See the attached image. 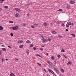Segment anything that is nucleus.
I'll list each match as a JSON object with an SVG mask.
<instances>
[{
    "mask_svg": "<svg viewBox=\"0 0 76 76\" xmlns=\"http://www.w3.org/2000/svg\"><path fill=\"white\" fill-rule=\"evenodd\" d=\"M12 29L13 30H18L19 28H18V26H15L12 27Z\"/></svg>",
    "mask_w": 76,
    "mask_h": 76,
    "instance_id": "nucleus-1",
    "label": "nucleus"
},
{
    "mask_svg": "<svg viewBox=\"0 0 76 76\" xmlns=\"http://www.w3.org/2000/svg\"><path fill=\"white\" fill-rule=\"evenodd\" d=\"M48 72H50V73H52L53 75H56L55 73H54V72H53V71H52V70H51L50 69H48Z\"/></svg>",
    "mask_w": 76,
    "mask_h": 76,
    "instance_id": "nucleus-2",
    "label": "nucleus"
},
{
    "mask_svg": "<svg viewBox=\"0 0 76 76\" xmlns=\"http://www.w3.org/2000/svg\"><path fill=\"white\" fill-rule=\"evenodd\" d=\"M53 69L57 74H58L59 73V71L56 68L53 67Z\"/></svg>",
    "mask_w": 76,
    "mask_h": 76,
    "instance_id": "nucleus-3",
    "label": "nucleus"
},
{
    "mask_svg": "<svg viewBox=\"0 0 76 76\" xmlns=\"http://www.w3.org/2000/svg\"><path fill=\"white\" fill-rule=\"evenodd\" d=\"M15 10H16V11H17L18 12H20V10L19 9V8H15Z\"/></svg>",
    "mask_w": 76,
    "mask_h": 76,
    "instance_id": "nucleus-4",
    "label": "nucleus"
},
{
    "mask_svg": "<svg viewBox=\"0 0 76 76\" xmlns=\"http://www.w3.org/2000/svg\"><path fill=\"white\" fill-rule=\"evenodd\" d=\"M19 15V14L18 13L15 14V17H16V18H18L19 17V15Z\"/></svg>",
    "mask_w": 76,
    "mask_h": 76,
    "instance_id": "nucleus-5",
    "label": "nucleus"
},
{
    "mask_svg": "<svg viewBox=\"0 0 76 76\" xmlns=\"http://www.w3.org/2000/svg\"><path fill=\"white\" fill-rule=\"evenodd\" d=\"M3 27L2 26H0V30H3Z\"/></svg>",
    "mask_w": 76,
    "mask_h": 76,
    "instance_id": "nucleus-6",
    "label": "nucleus"
},
{
    "mask_svg": "<svg viewBox=\"0 0 76 76\" xmlns=\"http://www.w3.org/2000/svg\"><path fill=\"white\" fill-rule=\"evenodd\" d=\"M26 53L28 55L29 54V50H27L26 51Z\"/></svg>",
    "mask_w": 76,
    "mask_h": 76,
    "instance_id": "nucleus-7",
    "label": "nucleus"
},
{
    "mask_svg": "<svg viewBox=\"0 0 76 76\" xmlns=\"http://www.w3.org/2000/svg\"><path fill=\"white\" fill-rule=\"evenodd\" d=\"M70 3V4H74L75 3V1H71L69 2Z\"/></svg>",
    "mask_w": 76,
    "mask_h": 76,
    "instance_id": "nucleus-8",
    "label": "nucleus"
},
{
    "mask_svg": "<svg viewBox=\"0 0 76 76\" xmlns=\"http://www.w3.org/2000/svg\"><path fill=\"white\" fill-rule=\"evenodd\" d=\"M42 42H47V39H43V40L42 41Z\"/></svg>",
    "mask_w": 76,
    "mask_h": 76,
    "instance_id": "nucleus-9",
    "label": "nucleus"
},
{
    "mask_svg": "<svg viewBox=\"0 0 76 76\" xmlns=\"http://www.w3.org/2000/svg\"><path fill=\"white\" fill-rule=\"evenodd\" d=\"M52 34H56L57 33L55 31H53L52 32Z\"/></svg>",
    "mask_w": 76,
    "mask_h": 76,
    "instance_id": "nucleus-10",
    "label": "nucleus"
},
{
    "mask_svg": "<svg viewBox=\"0 0 76 76\" xmlns=\"http://www.w3.org/2000/svg\"><path fill=\"white\" fill-rule=\"evenodd\" d=\"M67 23L69 25H71V24H72V23L70 22H67Z\"/></svg>",
    "mask_w": 76,
    "mask_h": 76,
    "instance_id": "nucleus-11",
    "label": "nucleus"
},
{
    "mask_svg": "<svg viewBox=\"0 0 76 76\" xmlns=\"http://www.w3.org/2000/svg\"><path fill=\"white\" fill-rule=\"evenodd\" d=\"M72 64V62H69L68 63L66 64L67 65H69V64Z\"/></svg>",
    "mask_w": 76,
    "mask_h": 76,
    "instance_id": "nucleus-12",
    "label": "nucleus"
},
{
    "mask_svg": "<svg viewBox=\"0 0 76 76\" xmlns=\"http://www.w3.org/2000/svg\"><path fill=\"white\" fill-rule=\"evenodd\" d=\"M27 43H29L30 44L31 43V41L29 40H27V41L26 42Z\"/></svg>",
    "mask_w": 76,
    "mask_h": 76,
    "instance_id": "nucleus-13",
    "label": "nucleus"
},
{
    "mask_svg": "<svg viewBox=\"0 0 76 76\" xmlns=\"http://www.w3.org/2000/svg\"><path fill=\"white\" fill-rule=\"evenodd\" d=\"M71 35L73 37H75V36H76L75 35V34H71Z\"/></svg>",
    "mask_w": 76,
    "mask_h": 76,
    "instance_id": "nucleus-14",
    "label": "nucleus"
},
{
    "mask_svg": "<svg viewBox=\"0 0 76 76\" xmlns=\"http://www.w3.org/2000/svg\"><path fill=\"white\" fill-rule=\"evenodd\" d=\"M66 28H69V26H69V24H68V23H67L66 25Z\"/></svg>",
    "mask_w": 76,
    "mask_h": 76,
    "instance_id": "nucleus-15",
    "label": "nucleus"
},
{
    "mask_svg": "<svg viewBox=\"0 0 76 76\" xmlns=\"http://www.w3.org/2000/svg\"><path fill=\"white\" fill-rule=\"evenodd\" d=\"M23 47V45H20V48H22Z\"/></svg>",
    "mask_w": 76,
    "mask_h": 76,
    "instance_id": "nucleus-16",
    "label": "nucleus"
},
{
    "mask_svg": "<svg viewBox=\"0 0 76 76\" xmlns=\"http://www.w3.org/2000/svg\"><path fill=\"white\" fill-rule=\"evenodd\" d=\"M2 50L3 51H6V48H2Z\"/></svg>",
    "mask_w": 76,
    "mask_h": 76,
    "instance_id": "nucleus-17",
    "label": "nucleus"
},
{
    "mask_svg": "<svg viewBox=\"0 0 76 76\" xmlns=\"http://www.w3.org/2000/svg\"><path fill=\"white\" fill-rule=\"evenodd\" d=\"M23 42V41L22 40H21L20 41H19L18 42L19 43H22Z\"/></svg>",
    "mask_w": 76,
    "mask_h": 76,
    "instance_id": "nucleus-18",
    "label": "nucleus"
},
{
    "mask_svg": "<svg viewBox=\"0 0 76 76\" xmlns=\"http://www.w3.org/2000/svg\"><path fill=\"white\" fill-rule=\"evenodd\" d=\"M10 76H15V75L13 73H11L10 74Z\"/></svg>",
    "mask_w": 76,
    "mask_h": 76,
    "instance_id": "nucleus-19",
    "label": "nucleus"
},
{
    "mask_svg": "<svg viewBox=\"0 0 76 76\" xmlns=\"http://www.w3.org/2000/svg\"><path fill=\"white\" fill-rule=\"evenodd\" d=\"M51 58L52 60H54V57L53 56H52Z\"/></svg>",
    "mask_w": 76,
    "mask_h": 76,
    "instance_id": "nucleus-20",
    "label": "nucleus"
},
{
    "mask_svg": "<svg viewBox=\"0 0 76 76\" xmlns=\"http://www.w3.org/2000/svg\"><path fill=\"white\" fill-rule=\"evenodd\" d=\"M30 47H34V45L33 44H31L30 45Z\"/></svg>",
    "mask_w": 76,
    "mask_h": 76,
    "instance_id": "nucleus-21",
    "label": "nucleus"
},
{
    "mask_svg": "<svg viewBox=\"0 0 76 76\" xmlns=\"http://www.w3.org/2000/svg\"><path fill=\"white\" fill-rule=\"evenodd\" d=\"M49 66H50V67L51 69H52L53 68V67H52V66L51 64H49Z\"/></svg>",
    "mask_w": 76,
    "mask_h": 76,
    "instance_id": "nucleus-22",
    "label": "nucleus"
},
{
    "mask_svg": "<svg viewBox=\"0 0 76 76\" xmlns=\"http://www.w3.org/2000/svg\"><path fill=\"white\" fill-rule=\"evenodd\" d=\"M36 56H39V57H41V58H42V56H41L38 54H36Z\"/></svg>",
    "mask_w": 76,
    "mask_h": 76,
    "instance_id": "nucleus-23",
    "label": "nucleus"
},
{
    "mask_svg": "<svg viewBox=\"0 0 76 76\" xmlns=\"http://www.w3.org/2000/svg\"><path fill=\"white\" fill-rule=\"evenodd\" d=\"M37 64H38V66H41V64H39V63H37Z\"/></svg>",
    "mask_w": 76,
    "mask_h": 76,
    "instance_id": "nucleus-24",
    "label": "nucleus"
},
{
    "mask_svg": "<svg viewBox=\"0 0 76 76\" xmlns=\"http://www.w3.org/2000/svg\"><path fill=\"white\" fill-rule=\"evenodd\" d=\"M61 71L62 72V73H64V71L63 69H61Z\"/></svg>",
    "mask_w": 76,
    "mask_h": 76,
    "instance_id": "nucleus-25",
    "label": "nucleus"
},
{
    "mask_svg": "<svg viewBox=\"0 0 76 76\" xmlns=\"http://www.w3.org/2000/svg\"><path fill=\"white\" fill-rule=\"evenodd\" d=\"M8 6H4V8H5V9H8Z\"/></svg>",
    "mask_w": 76,
    "mask_h": 76,
    "instance_id": "nucleus-26",
    "label": "nucleus"
},
{
    "mask_svg": "<svg viewBox=\"0 0 76 76\" xmlns=\"http://www.w3.org/2000/svg\"><path fill=\"white\" fill-rule=\"evenodd\" d=\"M66 8L67 9H69L70 8V6H66Z\"/></svg>",
    "mask_w": 76,
    "mask_h": 76,
    "instance_id": "nucleus-27",
    "label": "nucleus"
},
{
    "mask_svg": "<svg viewBox=\"0 0 76 76\" xmlns=\"http://www.w3.org/2000/svg\"><path fill=\"white\" fill-rule=\"evenodd\" d=\"M31 27L32 28H35V26H31Z\"/></svg>",
    "mask_w": 76,
    "mask_h": 76,
    "instance_id": "nucleus-28",
    "label": "nucleus"
},
{
    "mask_svg": "<svg viewBox=\"0 0 76 76\" xmlns=\"http://www.w3.org/2000/svg\"><path fill=\"white\" fill-rule=\"evenodd\" d=\"M26 25V24L25 23H23V26H25Z\"/></svg>",
    "mask_w": 76,
    "mask_h": 76,
    "instance_id": "nucleus-29",
    "label": "nucleus"
},
{
    "mask_svg": "<svg viewBox=\"0 0 76 76\" xmlns=\"http://www.w3.org/2000/svg\"><path fill=\"white\" fill-rule=\"evenodd\" d=\"M4 0H1L0 1V3H3L4 1Z\"/></svg>",
    "mask_w": 76,
    "mask_h": 76,
    "instance_id": "nucleus-30",
    "label": "nucleus"
},
{
    "mask_svg": "<svg viewBox=\"0 0 76 76\" xmlns=\"http://www.w3.org/2000/svg\"><path fill=\"white\" fill-rule=\"evenodd\" d=\"M61 52H64V49H62L61 50Z\"/></svg>",
    "mask_w": 76,
    "mask_h": 76,
    "instance_id": "nucleus-31",
    "label": "nucleus"
},
{
    "mask_svg": "<svg viewBox=\"0 0 76 76\" xmlns=\"http://www.w3.org/2000/svg\"><path fill=\"white\" fill-rule=\"evenodd\" d=\"M58 11H60L61 12V11H63V9H59L58 10Z\"/></svg>",
    "mask_w": 76,
    "mask_h": 76,
    "instance_id": "nucleus-32",
    "label": "nucleus"
},
{
    "mask_svg": "<svg viewBox=\"0 0 76 76\" xmlns=\"http://www.w3.org/2000/svg\"><path fill=\"white\" fill-rule=\"evenodd\" d=\"M9 23H13V21H10L9 22Z\"/></svg>",
    "mask_w": 76,
    "mask_h": 76,
    "instance_id": "nucleus-33",
    "label": "nucleus"
},
{
    "mask_svg": "<svg viewBox=\"0 0 76 76\" xmlns=\"http://www.w3.org/2000/svg\"><path fill=\"white\" fill-rule=\"evenodd\" d=\"M57 57L58 58H60V57H61V56H60V55H58L57 56Z\"/></svg>",
    "mask_w": 76,
    "mask_h": 76,
    "instance_id": "nucleus-34",
    "label": "nucleus"
},
{
    "mask_svg": "<svg viewBox=\"0 0 76 76\" xmlns=\"http://www.w3.org/2000/svg\"><path fill=\"white\" fill-rule=\"evenodd\" d=\"M54 63L55 64H57V62L56 61H54Z\"/></svg>",
    "mask_w": 76,
    "mask_h": 76,
    "instance_id": "nucleus-35",
    "label": "nucleus"
},
{
    "mask_svg": "<svg viewBox=\"0 0 76 76\" xmlns=\"http://www.w3.org/2000/svg\"><path fill=\"white\" fill-rule=\"evenodd\" d=\"M10 35H11V36H12V37H13V33H10Z\"/></svg>",
    "mask_w": 76,
    "mask_h": 76,
    "instance_id": "nucleus-36",
    "label": "nucleus"
},
{
    "mask_svg": "<svg viewBox=\"0 0 76 76\" xmlns=\"http://www.w3.org/2000/svg\"><path fill=\"white\" fill-rule=\"evenodd\" d=\"M63 56L64 57H65V58H67V56H66L64 55Z\"/></svg>",
    "mask_w": 76,
    "mask_h": 76,
    "instance_id": "nucleus-37",
    "label": "nucleus"
},
{
    "mask_svg": "<svg viewBox=\"0 0 76 76\" xmlns=\"http://www.w3.org/2000/svg\"><path fill=\"white\" fill-rule=\"evenodd\" d=\"M47 23H45L44 24V26H47Z\"/></svg>",
    "mask_w": 76,
    "mask_h": 76,
    "instance_id": "nucleus-38",
    "label": "nucleus"
},
{
    "mask_svg": "<svg viewBox=\"0 0 76 76\" xmlns=\"http://www.w3.org/2000/svg\"><path fill=\"white\" fill-rule=\"evenodd\" d=\"M40 51H42V50H43V48H40Z\"/></svg>",
    "mask_w": 76,
    "mask_h": 76,
    "instance_id": "nucleus-39",
    "label": "nucleus"
},
{
    "mask_svg": "<svg viewBox=\"0 0 76 76\" xmlns=\"http://www.w3.org/2000/svg\"><path fill=\"white\" fill-rule=\"evenodd\" d=\"M51 39L50 38L49 39H48V41H51Z\"/></svg>",
    "mask_w": 76,
    "mask_h": 76,
    "instance_id": "nucleus-40",
    "label": "nucleus"
},
{
    "mask_svg": "<svg viewBox=\"0 0 76 76\" xmlns=\"http://www.w3.org/2000/svg\"><path fill=\"white\" fill-rule=\"evenodd\" d=\"M58 37H59V38H62V36H58Z\"/></svg>",
    "mask_w": 76,
    "mask_h": 76,
    "instance_id": "nucleus-41",
    "label": "nucleus"
},
{
    "mask_svg": "<svg viewBox=\"0 0 76 76\" xmlns=\"http://www.w3.org/2000/svg\"><path fill=\"white\" fill-rule=\"evenodd\" d=\"M62 26H64V23H63L62 25H61Z\"/></svg>",
    "mask_w": 76,
    "mask_h": 76,
    "instance_id": "nucleus-42",
    "label": "nucleus"
},
{
    "mask_svg": "<svg viewBox=\"0 0 76 76\" xmlns=\"http://www.w3.org/2000/svg\"><path fill=\"white\" fill-rule=\"evenodd\" d=\"M3 61H4V59L3 58H2V63H3Z\"/></svg>",
    "mask_w": 76,
    "mask_h": 76,
    "instance_id": "nucleus-43",
    "label": "nucleus"
},
{
    "mask_svg": "<svg viewBox=\"0 0 76 76\" xmlns=\"http://www.w3.org/2000/svg\"><path fill=\"white\" fill-rule=\"evenodd\" d=\"M33 49H34V50H36V48H35V47H34V48H33Z\"/></svg>",
    "mask_w": 76,
    "mask_h": 76,
    "instance_id": "nucleus-44",
    "label": "nucleus"
},
{
    "mask_svg": "<svg viewBox=\"0 0 76 76\" xmlns=\"http://www.w3.org/2000/svg\"><path fill=\"white\" fill-rule=\"evenodd\" d=\"M65 31H66V32H67V31H69V30H68V29H66L65 30Z\"/></svg>",
    "mask_w": 76,
    "mask_h": 76,
    "instance_id": "nucleus-45",
    "label": "nucleus"
},
{
    "mask_svg": "<svg viewBox=\"0 0 76 76\" xmlns=\"http://www.w3.org/2000/svg\"><path fill=\"white\" fill-rule=\"evenodd\" d=\"M56 23L57 24H58V25H59V22H57V23Z\"/></svg>",
    "mask_w": 76,
    "mask_h": 76,
    "instance_id": "nucleus-46",
    "label": "nucleus"
},
{
    "mask_svg": "<svg viewBox=\"0 0 76 76\" xmlns=\"http://www.w3.org/2000/svg\"><path fill=\"white\" fill-rule=\"evenodd\" d=\"M71 25H72V26H73V23H71Z\"/></svg>",
    "mask_w": 76,
    "mask_h": 76,
    "instance_id": "nucleus-47",
    "label": "nucleus"
},
{
    "mask_svg": "<svg viewBox=\"0 0 76 76\" xmlns=\"http://www.w3.org/2000/svg\"><path fill=\"white\" fill-rule=\"evenodd\" d=\"M43 69L44 70L45 72H46L47 73V71H46V70H45V69Z\"/></svg>",
    "mask_w": 76,
    "mask_h": 76,
    "instance_id": "nucleus-48",
    "label": "nucleus"
},
{
    "mask_svg": "<svg viewBox=\"0 0 76 76\" xmlns=\"http://www.w3.org/2000/svg\"><path fill=\"white\" fill-rule=\"evenodd\" d=\"M27 15V16H29V14H28Z\"/></svg>",
    "mask_w": 76,
    "mask_h": 76,
    "instance_id": "nucleus-49",
    "label": "nucleus"
},
{
    "mask_svg": "<svg viewBox=\"0 0 76 76\" xmlns=\"http://www.w3.org/2000/svg\"><path fill=\"white\" fill-rule=\"evenodd\" d=\"M7 47H9V48H11V47H10V46H8Z\"/></svg>",
    "mask_w": 76,
    "mask_h": 76,
    "instance_id": "nucleus-50",
    "label": "nucleus"
},
{
    "mask_svg": "<svg viewBox=\"0 0 76 76\" xmlns=\"http://www.w3.org/2000/svg\"><path fill=\"white\" fill-rule=\"evenodd\" d=\"M1 10H2V9H1V8H0V11H1Z\"/></svg>",
    "mask_w": 76,
    "mask_h": 76,
    "instance_id": "nucleus-51",
    "label": "nucleus"
},
{
    "mask_svg": "<svg viewBox=\"0 0 76 76\" xmlns=\"http://www.w3.org/2000/svg\"><path fill=\"white\" fill-rule=\"evenodd\" d=\"M5 60H6V61H7V60H8V59H7V58H6Z\"/></svg>",
    "mask_w": 76,
    "mask_h": 76,
    "instance_id": "nucleus-52",
    "label": "nucleus"
},
{
    "mask_svg": "<svg viewBox=\"0 0 76 76\" xmlns=\"http://www.w3.org/2000/svg\"><path fill=\"white\" fill-rule=\"evenodd\" d=\"M50 24L51 25V26H52V25H53V23H50Z\"/></svg>",
    "mask_w": 76,
    "mask_h": 76,
    "instance_id": "nucleus-53",
    "label": "nucleus"
},
{
    "mask_svg": "<svg viewBox=\"0 0 76 76\" xmlns=\"http://www.w3.org/2000/svg\"><path fill=\"white\" fill-rule=\"evenodd\" d=\"M41 38H42V39H43V36H41Z\"/></svg>",
    "mask_w": 76,
    "mask_h": 76,
    "instance_id": "nucleus-54",
    "label": "nucleus"
},
{
    "mask_svg": "<svg viewBox=\"0 0 76 76\" xmlns=\"http://www.w3.org/2000/svg\"><path fill=\"white\" fill-rule=\"evenodd\" d=\"M16 59L17 60H18V61L19 60H18V58H16Z\"/></svg>",
    "mask_w": 76,
    "mask_h": 76,
    "instance_id": "nucleus-55",
    "label": "nucleus"
},
{
    "mask_svg": "<svg viewBox=\"0 0 76 76\" xmlns=\"http://www.w3.org/2000/svg\"><path fill=\"white\" fill-rule=\"evenodd\" d=\"M34 25H35V26H37V24L36 23H35V24H34Z\"/></svg>",
    "mask_w": 76,
    "mask_h": 76,
    "instance_id": "nucleus-56",
    "label": "nucleus"
},
{
    "mask_svg": "<svg viewBox=\"0 0 76 76\" xmlns=\"http://www.w3.org/2000/svg\"><path fill=\"white\" fill-rule=\"evenodd\" d=\"M2 47H4V45H1Z\"/></svg>",
    "mask_w": 76,
    "mask_h": 76,
    "instance_id": "nucleus-57",
    "label": "nucleus"
},
{
    "mask_svg": "<svg viewBox=\"0 0 76 76\" xmlns=\"http://www.w3.org/2000/svg\"><path fill=\"white\" fill-rule=\"evenodd\" d=\"M47 76H50V75H48V74H47Z\"/></svg>",
    "mask_w": 76,
    "mask_h": 76,
    "instance_id": "nucleus-58",
    "label": "nucleus"
},
{
    "mask_svg": "<svg viewBox=\"0 0 76 76\" xmlns=\"http://www.w3.org/2000/svg\"><path fill=\"white\" fill-rule=\"evenodd\" d=\"M1 51H2L1 50H0V53H1Z\"/></svg>",
    "mask_w": 76,
    "mask_h": 76,
    "instance_id": "nucleus-59",
    "label": "nucleus"
},
{
    "mask_svg": "<svg viewBox=\"0 0 76 76\" xmlns=\"http://www.w3.org/2000/svg\"><path fill=\"white\" fill-rule=\"evenodd\" d=\"M48 64H49V65H50V62H48Z\"/></svg>",
    "mask_w": 76,
    "mask_h": 76,
    "instance_id": "nucleus-60",
    "label": "nucleus"
},
{
    "mask_svg": "<svg viewBox=\"0 0 76 76\" xmlns=\"http://www.w3.org/2000/svg\"><path fill=\"white\" fill-rule=\"evenodd\" d=\"M0 44H2V43L1 42V43H0Z\"/></svg>",
    "mask_w": 76,
    "mask_h": 76,
    "instance_id": "nucleus-61",
    "label": "nucleus"
},
{
    "mask_svg": "<svg viewBox=\"0 0 76 76\" xmlns=\"http://www.w3.org/2000/svg\"><path fill=\"white\" fill-rule=\"evenodd\" d=\"M1 56V53L0 52V56Z\"/></svg>",
    "mask_w": 76,
    "mask_h": 76,
    "instance_id": "nucleus-62",
    "label": "nucleus"
},
{
    "mask_svg": "<svg viewBox=\"0 0 76 76\" xmlns=\"http://www.w3.org/2000/svg\"><path fill=\"white\" fill-rule=\"evenodd\" d=\"M47 55L48 56V53H47Z\"/></svg>",
    "mask_w": 76,
    "mask_h": 76,
    "instance_id": "nucleus-63",
    "label": "nucleus"
},
{
    "mask_svg": "<svg viewBox=\"0 0 76 76\" xmlns=\"http://www.w3.org/2000/svg\"><path fill=\"white\" fill-rule=\"evenodd\" d=\"M41 47H44V46H41Z\"/></svg>",
    "mask_w": 76,
    "mask_h": 76,
    "instance_id": "nucleus-64",
    "label": "nucleus"
}]
</instances>
